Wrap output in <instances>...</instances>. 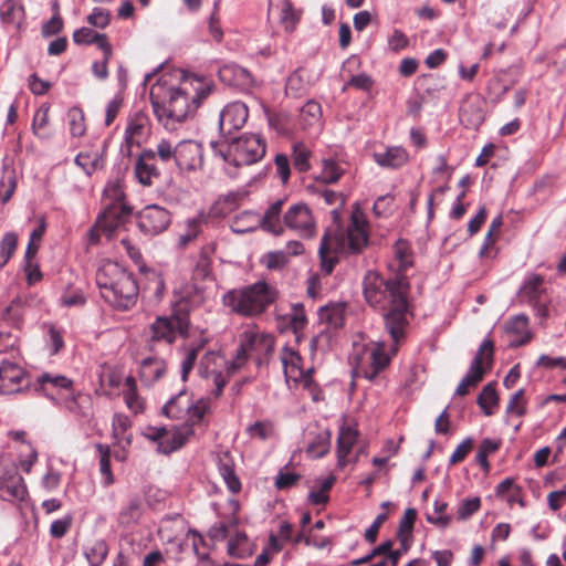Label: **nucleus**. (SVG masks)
<instances>
[{"instance_id":"1","label":"nucleus","mask_w":566,"mask_h":566,"mask_svg":"<svg viewBox=\"0 0 566 566\" xmlns=\"http://www.w3.org/2000/svg\"><path fill=\"white\" fill-rule=\"evenodd\" d=\"M363 285L368 304L386 311L384 314L385 326L394 342L390 354L386 353V346L382 342L355 345L354 359L358 373L366 379L374 380L389 366L391 356L397 353L400 340L406 337L409 325L407 296L410 283L407 275L385 280L377 272L368 271Z\"/></svg>"},{"instance_id":"2","label":"nucleus","mask_w":566,"mask_h":566,"mask_svg":"<svg viewBox=\"0 0 566 566\" xmlns=\"http://www.w3.org/2000/svg\"><path fill=\"white\" fill-rule=\"evenodd\" d=\"M213 81L203 75L182 74L177 83L171 75L160 76L150 88V102L158 122L167 130L192 118L213 92Z\"/></svg>"},{"instance_id":"3","label":"nucleus","mask_w":566,"mask_h":566,"mask_svg":"<svg viewBox=\"0 0 566 566\" xmlns=\"http://www.w3.org/2000/svg\"><path fill=\"white\" fill-rule=\"evenodd\" d=\"M96 284L109 304L127 310L137 300L138 286L133 275L113 261H105L96 272Z\"/></svg>"},{"instance_id":"4","label":"nucleus","mask_w":566,"mask_h":566,"mask_svg":"<svg viewBox=\"0 0 566 566\" xmlns=\"http://www.w3.org/2000/svg\"><path fill=\"white\" fill-rule=\"evenodd\" d=\"M366 244V231L357 221H354L347 232L339 229L326 230L318 249L323 271L326 274L332 273L338 262V254L360 252Z\"/></svg>"},{"instance_id":"5","label":"nucleus","mask_w":566,"mask_h":566,"mask_svg":"<svg viewBox=\"0 0 566 566\" xmlns=\"http://www.w3.org/2000/svg\"><path fill=\"white\" fill-rule=\"evenodd\" d=\"M275 298V289L264 281H259L242 289L228 291L222 297V303L231 313L254 317L262 314Z\"/></svg>"},{"instance_id":"6","label":"nucleus","mask_w":566,"mask_h":566,"mask_svg":"<svg viewBox=\"0 0 566 566\" xmlns=\"http://www.w3.org/2000/svg\"><path fill=\"white\" fill-rule=\"evenodd\" d=\"M216 151L234 167L258 163L265 155V143L259 135L245 134L227 145H220Z\"/></svg>"},{"instance_id":"7","label":"nucleus","mask_w":566,"mask_h":566,"mask_svg":"<svg viewBox=\"0 0 566 566\" xmlns=\"http://www.w3.org/2000/svg\"><path fill=\"white\" fill-rule=\"evenodd\" d=\"M274 339L270 334L260 332L255 326H250L240 335V345L237 355L230 363L229 373L234 374L241 369L252 355L258 360L273 352Z\"/></svg>"},{"instance_id":"8","label":"nucleus","mask_w":566,"mask_h":566,"mask_svg":"<svg viewBox=\"0 0 566 566\" xmlns=\"http://www.w3.org/2000/svg\"><path fill=\"white\" fill-rule=\"evenodd\" d=\"M130 208L125 203H107L103 213L97 218L94 227L90 230V243L96 244L102 234L111 239L115 231L123 227L130 218Z\"/></svg>"},{"instance_id":"9","label":"nucleus","mask_w":566,"mask_h":566,"mask_svg":"<svg viewBox=\"0 0 566 566\" xmlns=\"http://www.w3.org/2000/svg\"><path fill=\"white\" fill-rule=\"evenodd\" d=\"M188 326L189 323L185 316L157 317L149 327L146 340L149 350H155L158 344L170 346L177 335H187Z\"/></svg>"},{"instance_id":"10","label":"nucleus","mask_w":566,"mask_h":566,"mask_svg":"<svg viewBox=\"0 0 566 566\" xmlns=\"http://www.w3.org/2000/svg\"><path fill=\"white\" fill-rule=\"evenodd\" d=\"M493 342L485 339L471 361L470 369L462 378L455 389L457 396H465L475 388L483 379L485 373L491 368L493 360Z\"/></svg>"},{"instance_id":"11","label":"nucleus","mask_w":566,"mask_h":566,"mask_svg":"<svg viewBox=\"0 0 566 566\" xmlns=\"http://www.w3.org/2000/svg\"><path fill=\"white\" fill-rule=\"evenodd\" d=\"M229 367L226 358L217 352L207 353L200 360L199 375L214 386L212 390L214 398L222 395V390L232 375L229 373Z\"/></svg>"},{"instance_id":"12","label":"nucleus","mask_w":566,"mask_h":566,"mask_svg":"<svg viewBox=\"0 0 566 566\" xmlns=\"http://www.w3.org/2000/svg\"><path fill=\"white\" fill-rule=\"evenodd\" d=\"M285 228L303 239H312L317 233L316 220L311 208L303 202L292 205L283 214Z\"/></svg>"},{"instance_id":"13","label":"nucleus","mask_w":566,"mask_h":566,"mask_svg":"<svg viewBox=\"0 0 566 566\" xmlns=\"http://www.w3.org/2000/svg\"><path fill=\"white\" fill-rule=\"evenodd\" d=\"M280 359L283 365L286 381L303 384L310 386L312 381L313 368L304 369L303 359L297 350L290 346H284L280 353Z\"/></svg>"},{"instance_id":"14","label":"nucleus","mask_w":566,"mask_h":566,"mask_svg":"<svg viewBox=\"0 0 566 566\" xmlns=\"http://www.w3.org/2000/svg\"><path fill=\"white\" fill-rule=\"evenodd\" d=\"M170 222V212L157 205L146 206L138 214V227L148 235H156L164 232L169 227Z\"/></svg>"},{"instance_id":"15","label":"nucleus","mask_w":566,"mask_h":566,"mask_svg":"<svg viewBox=\"0 0 566 566\" xmlns=\"http://www.w3.org/2000/svg\"><path fill=\"white\" fill-rule=\"evenodd\" d=\"M29 385L24 369L12 361L3 360L0 365V394L20 392Z\"/></svg>"},{"instance_id":"16","label":"nucleus","mask_w":566,"mask_h":566,"mask_svg":"<svg viewBox=\"0 0 566 566\" xmlns=\"http://www.w3.org/2000/svg\"><path fill=\"white\" fill-rule=\"evenodd\" d=\"M175 164L181 171H196L203 165L201 145L193 140H184L177 144Z\"/></svg>"},{"instance_id":"17","label":"nucleus","mask_w":566,"mask_h":566,"mask_svg":"<svg viewBox=\"0 0 566 566\" xmlns=\"http://www.w3.org/2000/svg\"><path fill=\"white\" fill-rule=\"evenodd\" d=\"M460 122L469 129H478L484 122V101L478 94L465 96L459 109Z\"/></svg>"},{"instance_id":"18","label":"nucleus","mask_w":566,"mask_h":566,"mask_svg":"<svg viewBox=\"0 0 566 566\" xmlns=\"http://www.w3.org/2000/svg\"><path fill=\"white\" fill-rule=\"evenodd\" d=\"M248 116L249 111L244 103L233 102L228 104L220 114V132L223 135H230L232 132L240 129L245 124Z\"/></svg>"},{"instance_id":"19","label":"nucleus","mask_w":566,"mask_h":566,"mask_svg":"<svg viewBox=\"0 0 566 566\" xmlns=\"http://www.w3.org/2000/svg\"><path fill=\"white\" fill-rule=\"evenodd\" d=\"M358 436V430L354 423L344 422L339 427L336 449L338 468L343 469L348 463L347 457L356 444Z\"/></svg>"},{"instance_id":"20","label":"nucleus","mask_w":566,"mask_h":566,"mask_svg":"<svg viewBox=\"0 0 566 566\" xmlns=\"http://www.w3.org/2000/svg\"><path fill=\"white\" fill-rule=\"evenodd\" d=\"M134 172L138 182L146 187L151 186L154 180L159 177L160 172L155 165L154 154L150 149L140 153L135 163Z\"/></svg>"},{"instance_id":"21","label":"nucleus","mask_w":566,"mask_h":566,"mask_svg":"<svg viewBox=\"0 0 566 566\" xmlns=\"http://www.w3.org/2000/svg\"><path fill=\"white\" fill-rule=\"evenodd\" d=\"M394 258L389 269L395 272L394 276L406 275L408 269L413 265V253L407 240L399 239L392 247Z\"/></svg>"},{"instance_id":"22","label":"nucleus","mask_w":566,"mask_h":566,"mask_svg":"<svg viewBox=\"0 0 566 566\" xmlns=\"http://www.w3.org/2000/svg\"><path fill=\"white\" fill-rule=\"evenodd\" d=\"M106 147L107 140H103L99 147L81 151L75 157V164L81 167L86 175H92L104 167Z\"/></svg>"},{"instance_id":"23","label":"nucleus","mask_w":566,"mask_h":566,"mask_svg":"<svg viewBox=\"0 0 566 566\" xmlns=\"http://www.w3.org/2000/svg\"><path fill=\"white\" fill-rule=\"evenodd\" d=\"M373 157L380 167L392 169L400 168L409 161V154L401 146H391L381 151H375Z\"/></svg>"},{"instance_id":"24","label":"nucleus","mask_w":566,"mask_h":566,"mask_svg":"<svg viewBox=\"0 0 566 566\" xmlns=\"http://www.w3.org/2000/svg\"><path fill=\"white\" fill-rule=\"evenodd\" d=\"M193 429L189 423L176 428L172 431H167L164 440H160L157 448L158 451L165 454H169L178 449H180L188 439L193 436Z\"/></svg>"},{"instance_id":"25","label":"nucleus","mask_w":566,"mask_h":566,"mask_svg":"<svg viewBox=\"0 0 566 566\" xmlns=\"http://www.w3.org/2000/svg\"><path fill=\"white\" fill-rule=\"evenodd\" d=\"M167 371L166 361L159 357H147L140 361L139 378L146 386L161 379Z\"/></svg>"},{"instance_id":"26","label":"nucleus","mask_w":566,"mask_h":566,"mask_svg":"<svg viewBox=\"0 0 566 566\" xmlns=\"http://www.w3.org/2000/svg\"><path fill=\"white\" fill-rule=\"evenodd\" d=\"M28 495L24 480L20 475L0 479V497L4 501H23Z\"/></svg>"},{"instance_id":"27","label":"nucleus","mask_w":566,"mask_h":566,"mask_svg":"<svg viewBox=\"0 0 566 566\" xmlns=\"http://www.w3.org/2000/svg\"><path fill=\"white\" fill-rule=\"evenodd\" d=\"M284 205L283 199H277L264 212L261 218V227L275 235H281L284 232L283 219L281 220L282 208Z\"/></svg>"},{"instance_id":"28","label":"nucleus","mask_w":566,"mask_h":566,"mask_svg":"<svg viewBox=\"0 0 566 566\" xmlns=\"http://www.w3.org/2000/svg\"><path fill=\"white\" fill-rule=\"evenodd\" d=\"M147 117L143 114L135 115L127 124L125 129V147L127 154L130 153L133 145H139L147 133Z\"/></svg>"},{"instance_id":"29","label":"nucleus","mask_w":566,"mask_h":566,"mask_svg":"<svg viewBox=\"0 0 566 566\" xmlns=\"http://www.w3.org/2000/svg\"><path fill=\"white\" fill-rule=\"evenodd\" d=\"M207 224V217L200 213L193 218H189L185 222L184 232L179 234L178 245L181 249L187 248L193 242L202 232L203 227Z\"/></svg>"},{"instance_id":"30","label":"nucleus","mask_w":566,"mask_h":566,"mask_svg":"<svg viewBox=\"0 0 566 566\" xmlns=\"http://www.w3.org/2000/svg\"><path fill=\"white\" fill-rule=\"evenodd\" d=\"M191 397L185 390H181L167 401L163 412L169 418L181 419L188 415L189 408H191Z\"/></svg>"},{"instance_id":"31","label":"nucleus","mask_w":566,"mask_h":566,"mask_svg":"<svg viewBox=\"0 0 566 566\" xmlns=\"http://www.w3.org/2000/svg\"><path fill=\"white\" fill-rule=\"evenodd\" d=\"M219 473L224 480L227 486L232 493H238L241 490V482L234 473V463L228 452L221 453L218 458Z\"/></svg>"},{"instance_id":"32","label":"nucleus","mask_w":566,"mask_h":566,"mask_svg":"<svg viewBox=\"0 0 566 566\" xmlns=\"http://www.w3.org/2000/svg\"><path fill=\"white\" fill-rule=\"evenodd\" d=\"M130 427V421L127 416L116 413L112 421V437L115 446H120L125 442L126 446L132 443V434H126V431Z\"/></svg>"},{"instance_id":"33","label":"nucleus","mask_w":566,"mask_h":566,"mask_svg":"<svg viewBox=\"0 0 566 566\" xmlns=\"http://www.w3.org/2000/svg\"><path fill=\"white\" fill-rule=\"evenodd\" d=\"M124 400L129 410L134 413L143 412L144 410V400L137 394L136 380L134 377L128 376L124 382Z\"/></svg>"},{"instance_id":"34","label":"nucleus","mask_w":566,"mask_h":566,"mask_svg":"<svg viewBox=\"0 0 566 566\" xmlns=\"http://www.w3.org/2000/svg\"><path fill=\"white\" fill-rule=\"evenodd\" d=\"M543 282V276L538 274H531L520 289L521 296L523 298H527L530 302L538 301L544 292Z\"/></svg>"},{"instance_id":"35","label":"nucleus","mask_w":566,"mask_h":566,"mask_svg":"<svg viewBox=\"0 0 566 566\" xmlns=\"http://www.w3.org/2000/svg\"><path fill=\"white\" fill-rule=\"evenodd\" d=\"M344 172L345 169L340 163L332 158H326L322 160V170L318 179L324 184H335L340 179Z\"/></svg>"},{"instance_id":"36","label":"nucleus","mask_w":566,"mask_h":566,"mask_svg":"<svg viewBox=\"0 0 566 566\" xmlns=\"http://www.w3.org/2000/svg\"><path fill=\"white\" fill-rule=\"evenodd\" d=\"M302 11L294 9L290 0H283L281 7V23L286 32H293L300 22Z\"/></svg>"},{"instance_id":"37","label":"nucleus","mask_w":566,"mask_h":566,"mask_svg":"<svg viewBox=\"0 0 566 566\" xmlns=\"http://www.w3.org/2000/svg\"><path fill=\"white\" fill-rule=\"evenodd\" d=\"M108 547L105 541H93L85 547L84 554L91 566H99L106 558Z\"/></svg>"},{"instance_id":"38","label":"nucleus","mask_w":566,"mask_h":566,"mask_svg":"<svg viewBox=\"0 0 566 566\" xmlns=\"http://www.w3.org/2000/svg\"><path fill=\"white\" fill-rule=\"evenodd\" d=\"M214 251L213 244H209L201 250L200 258L193 271L195 280H208L211 276L210 254Z\"/></svg>"},{"instance_id":"39","label":"nucleus","mask_w":566,"mask_h":566,"mask_svg":"<svg viewBox=\"0 0 566 566\" xmlns=\"http://www.w3.org/2000/svg\"><path fill=\"white\" fill-rule=\"evenodd\" d=\"M417 518V512L415 509H407L405 511L403 517L399 523L398 528V538L400 543L403 545V551H408V543L411 537V532L413 528L415 521Z\"/></svg>"},{"instance_id":"40","label":"nucleus","mask_w":566,"mask_h":566,"mask_svg":"<svg viewBox=\"0 0 566 566\" xmlns=\"http://www.w3.org/2000/svg\"><path fill=\"white\" fill-rule=\"evenodd\" d=\"M211 410V401L209 398H200L197 401L191 400V408L188 411L187 421L189 426L199 424L205 422V416Z\"/></svg>"},{"instance_id":"41","label":"nucleus","mask_w":566,"mask_h":566,"mask_svg":"<svg viewBox=\"0 0 566 566\" xmlns=\"http://www.w3.org/2000/svg\"><path fill=\"white\" fill-rule=\"evenodd\" d=\"M476 402L486 416H491L493 413L492 408L499 403L495 385L492 382L486 384L478 396Z\"/></svg>"},{"instance_id":"42","label":"nucleus","mask_w":566,"mask_h":566,"mask_svg":"<svg viewBox=\"0 0 566 566\" xmlns=\"http://www.w3.org/2000/svg\"><path fill=\"white\" fill-rule=\"evenodd\" d=\"M23 13V7L15 0H6L0 8V18L4 23L19 24Z\"/></svg>"},{"instance_id":"43","label":"nucleus","mask_w":566,"mask_h":566,"mask_svg":"<svg viewBox=\"0 0 566 566\" xmlns=\"http://www.w3.org/2000/svg\"><path fill=\"white\" fill-rule=\"evenodd\" d=\"M49 111V106L42 105L39 109H36L33 116L32 130L40 138H48L51 135L48 128L50 120Z\"/></svg>"},{"instance_id":"44","label":"nucleus","mask_w":566,"mask_h":566,"mask_svg":"<svg viewBox=\"0 0 566 566\" xmlns=\"http://www.w3.org/2000/svg\"><path fill=\"white\" fill-rule=\"evenodd\" d=\"M96 450L99 452V471L104 478V483L111 485L114 483V475L111 470V449L106 444L97 443Z\"/></svg>"},{"instance_id":"45","label":"nucleus","mask_w":566,"mask_h":566,"mask_svg":"<svg viewBox=\"0 0 566 566\" xmlns=\"http://www.w3.org/2000/svg\"><path fill=\"white\" fill-rule=\"evenodd\" d=\"M69 126L72 136L81 137L86 132L85 116L81 108L72 107L67 112Z\"/></svg>"},{"instance_id":"46","label":"nucleus","mask_w":566,"mask_h":566,"mask_svg":"<svg viewBox=\"0 0 566 566\" xmlns=\"http://www.w3.org/2000/svg\"><path fill=\"white\" fill-rule=\"evenodd\" d=\"M154 154V161L158 158L163 163H169L171 160H176L177 155V145H172V143L168 139H160L155 149H150Z\"/></svg>"},{"instance_id":"47","label":"nucleus","mask_w":566,"mask_h":566,"mask_svg":"<svg viewBox=\"0 0 566 566\" xmlns=\"http://www.w3.org/2000/svg\"><path fill=\"white\" fill-rule=\"evenodd\" d=\"M229 75L233 76L234 85H247L251 81L250 73L241 66L226 65L220 70V77L223 81L228 80Z\"/></svg>"},{"instance_id":"48","label":"nucleus","mask_w":566,"mask_h":566,"mask_svg":"<svg viewBox=\"0 0 566 566\" xmlns=\"http://www.w3.org/2000/svg\"><path fill=\"white\" fill-rule=\"evenodd\" d=\"M247 432L252 439L266 440L274 436V424L270 420L255 421L247 428Z\"/></svg>"},{"instance_id":"49","label":"nucleus","mask_w":566,"mask_h":566,"mask_svg":"<svg viewBox=\"0 0 566 566\" xmlns=\"http://www.w3.org/2000/svg\"><path fill=\"white\" fill-rule=\"evenodd\" d=\"M527 399L525 398V390L518 389L512 395L506 406V413L523 417L527 412Z\"/></svg>"},{"instance_id":"50","label":"nucleus","mask_w":566,"mask_h":566,"mask_svg":"<svg viewBox=\"0 0 566 566\" xmlns=\"http://www.w3.org/2000/svg\"><path fill=\"white\" fill-rule=\"evenodd\" d=\"M18 237L13 232H8L0 241V268L4 266L17 249Z\"/></svg>"},{"instance_id":"51","label":"nucleus","mask_w":566,"mask_h":566,"mask_svg":"<svg viewBox=\"0 0 566 566\" xmlns=\"http://www.w3.org/2000/svg\"><path fill=\"white\" fill-rule=\"evenodd\" d=\"M228 553L238 558L250 554L248 537L244 533H238L228 544Z\"/></svg>"},{"instance_id":"52","label":"nucleus","mask_w":566,"mask_h":566,"mask_svg":"<svg viewBox=\"0 0 566 566\" xmlns=\"http://www.w3.org/2000/svg\"><path fill=\"white\" fill-rule=\"evenodd\" d=\"M329 447L331 434L329 432H325L318 434L316 439L308 444L306 452L313 458H321L328 452Z\"/></svg>"},{"instance_id":"53","label":"nucleus","mask_w":566,"mask_h":566,"mask_svg":"<svg viewBox=\"0 0 566 566\" xmlns=\"http://www.w3.org/2000/svg\"><path fill=\"white\" fill-rule=\"evenodd\" d=\"M310 156L311 151L303 143H296L293 146V165L301 171H307L310 169Z\"/></svg>"},{"instance_id":"54","label":"nucleus","mask_w":566,"mask_h":566,"mask_svg":"<svg viewBox=\"0 0 566 566\" xmlns=\"http://www.w3.org/2000/svg\"><path fill=\"white\" fill-rule=\"evenodd\" d=\"M448 504L446 502H434V510L431 514L427 515V521L431 524L439 526L440 528H446L451 523V516L444 514Z\"/></svg>"},{"instance_id":"55","label":"nucleus","mask_w":566,"mask_h":566,"mask_svg":"<svg viewBox=\"0 0 566 566\" xmlns=\"http://www.w3.org/2000/svg\"><path fill=\"white\" fill-rule=\"evenodd\" d=\"M140 516V505L138 501H132L125 506L119 515L118 521L122 525H130L136 523Z\"/></svg>"},{"instance_id":"56","label":"nucleus","mask_w":566,"mask_h":566,"mask_svg":"<svg viewBox=\"0 0 566 566\" xmlns=\"http://www.w3.org/2000/svg\"><path fill=\"white\" fill-rule=\"evenodd\" d=\"M481 506L480 497H472L463 500L457 511L458 518L465 521L471 517Z\"/></svg>"},{"instance_id":"57","label":"nucleus","mask_w":566,"mask_h":566,"mask_svg":"<svg viewBox=\"0 0 566 566\" xmlns=\"http://www.w3.org/2000/svg\"><path fill=\"white\" fill-rule=\"evenodd\" d=\"M321 114V105L315 101H308L301 109V117L306 125H313L318 122Z\"/></svg>"},{"instance_id":"58","label":"nucleus","mask_w":566,"mask_h":566,"mask_svg":"<svg viewBox=\"0 0 566 566\" xmlns=\"http://www.w3.org/2000/svg\"><path fill=\"white\" fill-rule=\"evenodd\" d=\"M301 479V475L294 472H290L287 470H281L275 478V486L279 490L290 489L296 484V482Z\"/></svg>"},{"instance_id":"59","label":"nucleus","mask_w":566,"mask_h":566,"mask_svg":"<svg viewBox=\"0 0 566 566\" xmlns=\"http://www.w3.org/2000/svg\"><path fill=\"white\" fill-rule=\"evenodd\" d=\"M289 324L293 332L297 334L306 324V315L302 306L294 307L292 313L287 315Z\"/></svg>"},{"instance_id":"60","label":"nucleus","mask_w":566,"mask_h":566,"mask_svg":"<svg viewBox=\"0 0 566 566\" xmlns=\"http://www.w3.org/2000/svg\"><path fill=\"white\" fill-rule=\"evenodd\" d=\"M72 525V516L67 515L63 518L55 520L52 522L50 527V534L54 538L63 537L70 530Z\"/></svg>"},{"instance_id":"61","label":"nucleus","mask_w":566,"mask_h":566,"mask_svg":"<svg viewBox=\"0 0 566 566\" xmlns=\"http://www.w3.org/2000/svg\"><path fill=\"white\" fill-rule=\"evenodd\" d=\"M289 262V256L284 251L269 252L265 255V265L268 269H281Z\"/></svg>"},{"instance_id":"62","label":"nucleus","mask_w":566,"mask_h":566,"mask_svg":"<svg viewBox=\"0 0 566 566\" xmlns=\"http://www.w3.org/2000/svg\"><path fill=\"white\" fill-rule=\"evenodd\" d=\"M40 382L41 384H52L54 387H59V388H62V389H71L72 388V380L62 376V375H56V376H52L50 374H43L40 378H39Z\"/></svg>"},{"instance_id":"63","label":"nucleus","mask_w":566,"mask_h":566,"mask_svg":"<svg viewBox=\"0 0 566 566\" xmlns=\"http://www.w3.org/2000/svg\"><path fill=\"white\" fill-rule=\"evenodd\" d=\"M97 34L96 31L84 27L73 33V41L76 44H93Z\"/></svg>"},{"instance_id":"64","label":"nucleus","mask_w":566,"mask_h":566,"mask_svg":"<svg viewBox=\"0 0 566 566\" xmlns=\"http://www.w3.org/2000/svg\"><path fill=\"white\" fill-rule=\"evenodd\" d=\"M472 446H473L472 440L470 438L462 441L457 447L454 452L451 454L450 464H455V463L463 461L465 459V457L469 454V452L471 451Z\"/></svg>"}]
</instances>
